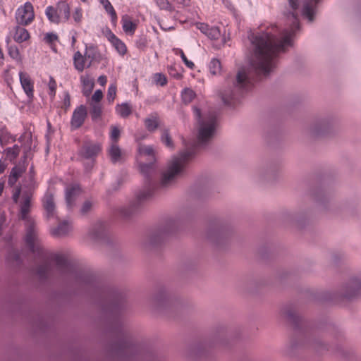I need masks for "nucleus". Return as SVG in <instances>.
<instances>
[{
    "instance_id": "nucleus-5",
    "label": "nucleus",
    "mask_w": 361,
    "mask_h": 361,
    "mask_svg": "<svg viewBox=\"0 0 361 361\" xmlns=\"http://www.w3.org/2000/svg\"><path fill=\"white\" fill-rule=\"evenodd\" d=\"M195 118L198 121L197 147L205 146L214 136L217 120L213 114L202 116L201 111L196 106L193 107Z\"/></svg>"
},
{
    "instance_id": "nucleus-63",
    "label": "nucleus",
    "mask_w": 361,
    "mask_h": 361,
    "mask_svg": "<svg viewBox=\"0 0 361 361\" xmlns=\"http://www.w3.org/2000/svg\"><path fill=\"white\" fill-rule=\"evenodd\" d=\"M190 1V0H180V3L185 6H189Z\"/></svg>"
},
{
    "instance_id": "nucleus-51",
    "label": "nucleus",
    "mask_w": 361,
    "mask_h": 361,
    "mask_svg": "<svg viewBox=\"0 0 361 361\" xmlns=\"http://www.w3.org/2000/svg\"><path fill=\"white\" fill-rule=\"evenodd\" d=\"M103 97V92L100 90H97L93 95L92 96V102H98L100 103Z\"/></svg>"
},
{
    "instance_id": "nucleus-14",
    "label": "nucleus",
    "mask_w": 361,
    "mask_h": 361,
    "mask_svg": "<svg viewBox=\"0 0 361 361\" xmlns=\"http://www.w3.org/2000/svg\"><path fill=\"white\" fill-rule=\"evenodd\" d=\"M101 151L98 143H85L81 149V155L85 159H92L97 156Z\"/></svg>"
},
{
    "instance_id": "nucleus-7",
    "label": "nucleus",
    "mask_w": 361,
    "mask_h": 361,
    "mask_svg": "<svg viewBox=\"0 0 361 361\" xmlns=\"http://www.w3.org/2000/svg\"><path fill=\"white\" fill-rule=\"evenodd\" d=\"M361 294V275L353 276L342 289L343 298L350 300Z\"/></svg>"
},
{
    "instance_id": "nucleus-46",
    "label": "nucleus",
    "mask_w": 361,
    "mask_h": 361,
    "mask_svg": "<svg viewBox=\"0 0 361 361\" xmlns=\"http://www.w3.org/2000/svg\"><path fill=\"white\" fill-rule=\"evenodd\" d=\"M116 86L115 85H110L107 92V100L109 103H112L116 95Z\"/></svg>"
},
{
    "instance_id": "nucleus-2",
    "label": "nucleus",
    "mask_w": 361,
    "mask_h": 361,
    "mask_svg": "<svg viewBox=\"0 0 361 361\" xmlns=\"http://www.w3.org/2000/svg\"><path fill=\"white\" fill-rule=\"evenodd\" d=\"M138 152L142 157H149V163H141L139 165L140 171L144 177V187L137 193L135 200L118 209V214L123 218H129L137 212L142 203L151 198L157 188L154 179L158 169L153 147L150 145H140Z\"/></svg>"
},
{
    "instance_id": "nucleus-6",
    "label": "nucleus",
    "mask_w": 361,
    "mask_h": 361,
    "mask_svg": "<svg viewBox=\"0 0 361 361\" xmlns=\"http://www.w3.org/2000/svg\"><path fill=\"white\" fill-rule=\"evenodd\" d=\"M178 221L176 219H169L164 224L159 227L150 235V243L157 245L164 241L169 235L173 233L177 228Z\"/></svg>"
},
{
    "instance_id": "nucleus-27",
    "label": "nucleus",
    "mask_w": 361,
    "mask_h": 361,
    "mask_svg": "<svg viewBox=\"0 0 361 361\" xmlns=\"http://www.w3.org/2000/svg\"><path fill=\"white\" fill-rule=\"evenodd\" d=\"M20 146L14 145L13 147H7L4 149V152L11 162L14 163L16 158L18 157L20 152Z\"/></svg>"
},
{
    "instance_id": "nucleus-20",
    "label": "nucleus",
    "mask_w": 361,
    "mask_h": 361,
    "mask_svg": "<svg viewBox=\"0 0 361 361\" xmlns=\"http://www.w3.org/2000/svg\"><path fill=\"white\" fill-rule=\"evenodd\" d=\"M80 80L82 85L83 94L86 97L89 96L94 86V79L91 78L89 75H82L80 77Z\"/></svg>"
},
{
    "instance_id": "nucleus-50",
    "label": "nucleus",
    "mask_w": 361,
    "mask_h": 361,
    "mask_svg": "<svg viewBox=\"0 0 361 361\" xmlns=\"http://www.w3.org/2000/svg\"><path fill=\"white\" fill-rule=\"evenodd\" d=\"M73 18L75 23H80L82 18V9L79 7L75 8L73 13Z\"/></svg>"
},
{
    "instance_id": "nucleus-1",
    "label": "nucleus",
    "mask_w": 361,
    "mask_h": 361,
    "mask_svg": "<svg viewBox=\"0 0 361 361\" xmlns=\"http://www.w3.org/2000/svg\"><path fill=\"white\" fill-rule=\"evenodd\" d=\"M288 3L294 11L288 15L289 27L279 32L278 27L274 26L265 31L250 32L248 35L251 44L249 59L251 70L240 69L235 80L220 92L225 105L234 107L240 104L244 93L252 87L256 80L252 74L256 75L257 78L268 75L276 66L277 55L293 45L292 38L300 27L298 13H295L299 4L298 0H288Z\"/></svg>"
},
{
    "instance_id": "nucleus-21",
    "label": "nucleus",
    "mask_w": 361,
    "mask_h": 361,
    "mask_svg": "<svg viewBox=\"0 0 361 361\" xmlns=\"http://www.w3.org/2000/svg\"><path fill=\"white\" fill-rule=\"evenodd\" d=\"M43 205L46 210L48 216H52L55 211V204L54 202V195L49 192H47L43 199Z\"/></svg>"
},
{
    "instance_id": "nucleus-16",
    "label": "nucleus",
    "mask_w": 361,
    "mask_h": 361,
    "mask_svg": "<svg viewBox=\"0 0 361 361\" xmlns=\"http://www.w3.org/2000/svg\"><path fill=\"white\" fill-rule=\"evenodd\" d=\"M72 230V224L68 220L61 222L56 228L51 230V233L54 237H63L66 235Z\"/></svg>"
},
{
    "instance_id": "nucleus-24",
    "label": "nucleus",
    "mask_w": 361,
    "mask_h": 361,
    "mask_svg": "<svg viewBox=\"0 0 361 361\" xmlns=\"http://www.w3.org/2000/svg\"><path fill=\"white\" fill-rule=\"evenodd\" d=\"M56 8L61 21H67L70 18V7L66 1H59L56 5Z\"/></svg>"
},
{
    "instance_id": "nucleus-42",
    "label": "nucleus",
    "mask_w": 361,
    "mask_h": 361,
    "mask_svg": "<svg viewBox=\"0 0 361 361\" xmlns=\"http://www.w3.org/2000/svg\"><path fill=\"white\" fill-rule=\"evenodd\" d=\"M8 53L11 58L13 59L19 61L21 60V56L20 54L19 49L16 46H9L8 49Z\"/></svg>"
},
{
    "instance_id": "nucleus-3",
    "label": "nucleus",
    "mask_w": 361,
    "mask_h": 361,
    "mask_svg": "<svg viewBox=\"0 0 361 361\" xmlns=\"http://www.w3.org/2000/svg\"><path fill=\"white\" fill-rule=\"evenodd\" d=\"M31 197L30 193L23 194L20 204V218L25 221V226L24 240L32 253L45 259L47 256L39 238L36 223L32 218L28 216L31 207Z\"/></svg>"
},
{
    "instance_id": "nucleus-13",
    "label": "nucleus",
    "mask_w": 361,
    "mask_h": 361,
    "mask_svg": "<svg viewBox=\"0 0 361 361\" xmlns=\"http://www.w3.org/2000/svg\"><path fill=\"white\" fill-rule=\"evenodd\" d=\"M318 1L319 0H305L304 1L301 13L302 16L307 18L309 22L314 20Z\"/></svg>"
},
{
    "instance_id": "nucleus-57",
    "label": "nucleus",
    "mask_w": 361,
    "mask_h": 361,
    "mask_svg": "<svg viewBox=\"0 0 361 361\" xmlns=\"http://www.w3.org/2000/svg\"><path fill=\"white\" fill-rule=\"evenodd\" d=\"M97 81L100 85L104 86L107 82V78L105 75H100L98 78Z\"/></svg>"
},
{
    "instance_id": "nucleus-12",
    "label": "nucleus",
    "mask_w": 361,
    "mask_h": 361,
    "mask_svg": "<svg viewBox=\"0 0 361 361\" xmlns=\"http://www.w3.org/2000/svg\"><path fill=\"white\" fill-rule=\"evenodd\" d=\"M19 78L21 87L25 92L29 100H32L34 97V82L30 75L25 72L19 73Z\"/></svg>"
},
{
    "instance_id": "nucleus-10",
    "label": "nucleus",
    "mask_w": 361,
    "mask_h": 361,
    "mask_svg": "<svg viewBox=\"0 0 361 361\" xmlns=\"http://www.w3.org/2000/svg\"><path fill=\"white\" fill-rule=\"evenodd\" d=\"M87 112L85 106L80 105L78 106L73 113L71 125L73 129L79 128L83 123L87 116Z\"/></svg>"
},
{
    "instance_id": "nucleus-8",
    "label": "nucleus",
    "mask_w": 361,
    "mask_h": 361,
    "mask_svg": "<svg viewBox=\"0 0 361 361\" xmlns=\"http://www.w3.org/2000/svg\"><path fill=\"white\" fill-rule=\"evenodd\" d=\"M34 17L33 6L30 2H26L23 6L19 7L16 13V21L21 25L30 24L33 20Z\"/></svg>"
},
{
    "instance_id": "nucleus-58",
    "label": "nucleus",
    "mask_w": 361,
    "mask_h": 361,
    "mask_svg": "<svg viewBox=\"0 0 361 361\" xmlns=\"http://www.w3.org/2000/svg\"><path fill=\"white\" fill-rule=\"evenodd\" d=\"M107 37L111 44L117 39H118L111 30L109 31Z\"/></svg>"
},
{
    "instance_id": "nucleus-26",
    "label": "nucleus",
    "mask_w": 361,
    "mask_h": 361,
    "mask_svg": "<svg viewBox=\"0 0 361 361\" xmlns=\"http://www.w3.org/2000/svg\"><path fill=\"white\" fill-rule=\"evenodd\" d=\"M132 106L128 102L118 104L115 107L116 113L121 118H126L132 114Z\"/></svg>"
},
{
    "instance_id": "nucleus-4",
    "label": "nucleus",
    "mask_w": 361,
    "mask_h": 361,
    "mask_svg": "<svg viewBox=\"0 0 361 361\" xmlns=\"http://www.w3.org/2000/svg\"><path fill=\"white\" fill-rule=\"evenodd\" d=\"M194 154L193 149H187L178 157H174L169 163L166 171L162 174L161 187L166 188L173 183L175 180L183 173L188 161Z\"/></svg>"
},
{
    "instance_id": "nucleus-35",
    "label": "nucleus",
    "mask_w": 361,
    "mask_h": 361,
    "mask_svg": "<svg viewBox=\"0 0 361 361\" xmlns=\"http://www.w3.org/2000/svg\"><path fill=\"white\" fill-rule=\"evenodd\" d=\"M209 68L212 75L220 73L221 69L220 61L216 59H212L209 65Z\"/></svg>"
},
{
    "instance_id": "nucleus-61",
    "label": "nucleus",
    "mask_w": 361,
    "mask_h": 361,
    "mask_svg": "<svg viewBox=\"0 0 361 361\" xmlns=\"http://www.w3.org/2000/svg\"><path fill=\"white\" fill-rule=\"evenodd\" d=\"M6 168V165L0 160V174L3 173Z\"/></svg>"
},
{
    "instance_id": "nucleus-59",
    "label": "nucleus",
    "mask_w": 361,
    "mask_h": 361,
    "mask_svg": "<svg viewBox=\"0 0 361 361\" xmlns=\"http://www.w3.org/2000/svg\"><path fill=\"white\" fill-rule=\"evenodd\" d=\"M94 281V278L89 276H82V281H84L86 283H91Z\"/></svg>"
},
{
    "instance_id": "nucleus-11",
    "label": "nucleus",
    "mask_w": 361,
    "mask_h": 361,
    "mask_svg": "<svg viewBox=\"0 0 361 361\" xmlns=\"http://www.w3.org/2000/svg\"><path fill=\"white\" fill-rule=\"evenodd\" d=\"M49 259L55 262L57 269L62 273H68L73 270L72 264L67 260L65 255L60 253L52 254Z\"/></svg>"
},
{
    "instance_id": "nucleus-18",
    "label": "nucleus",
    "mask_w": 361,
    "mask_h": 361,
    "mask_svg": "<svg viewBox=\"0 0 361 361\" xmlns=\"http://www.w3.org/2000/svg\"><path fill=\"white\" fill-rule=\"evenodd\" d=\"M73 66L75 70L78 72H82L85 68H87V64L88 61L85 57V54L82 55V53L79 51H77L73 57Z\"/></svg>"
},
{
    "instance_id": "nucleus-25",
    "label": "nucleus",
    "mask_w": 361,
    "mask_h": 361,
    "mask_svg": "<svg viewBox=\"0 0 361 361\" xmlns=\"http://www.w3.org/2000/svg\"><path fill=\"white\" fill-rule=\"evenodd\" d=\"M30 38L28 31L22 26H16L13 35L14 40L18 43H22Z\"/></svg>"
},
{
    "instance_id": "nucleus-52",
    "label": "nucleus",
    "mask_w": 361,
    "mask_h": 361,
    "mask_svg": "<svg viewBox=\"0 0 361 361\" xmlns=\"http://www.w3.org/2000/svg\"><path fill=\"white\" fill-rule=\"evenodd\" d=\"M197 27L204 34H205L207 36H210V33H209V27L208 25L205 23H198L197 25Z\"/></svg>"
},
{
    "instance_id": "nucleus-39",
    "label": "nucleus",
    "mask_w": 361,
    "mask_h": 361,
    "mask_svg": "<svg viewBox=\"0 0 361 361\" xmlns=\"http://www.w3.org/2000/svg\"><path fill=\"white\" fill-rule=\"evenodd\" d=\"M174 53L176 55H179L185 63V65L190 69H193L195 64L191 61H189L185 55L183 51L181 49L177 48L174 49Z\"/></svg>"
},
{
    "instance_id": "nucleus-38",
    "label": "nucleus",
    "mask_w": 361,
    "mask_h": 361,
    "mask_svg": "<svg viewBox=\"0 0 361 361\" xmlns=\"http://www.w3.org/2000/svg\"><path fill=\"white\" fill-rule=\"evenodd\" d=\"M113 47L116 49L118 53L123 56L127 52V47L124 42H123L120 39H117L112 43Z\"/></svg>"
},
{
    "instance_id": "nucleus-36",
    "label": "nucleus",
    "mask_w": 361,
    "mask_h": 361,
    "mask_svg": "<svg viewBox=\"0 0 361 361\" xmlns=\"http://www.w3.org/2000/svg\"><path fill=\"white\" fill-rule=\"evenodd\" d=\"M9 139L12 142H15L16 140V135H13L5 130H0V142L2 145H6L9 142Z\"/></svg>"
},
{
    "instance_id": "nucleus-17",
    "label": "nucleus",
    "mask_w": 361,
    "mask_h": 361,
    "mask_svg": "<svg viewBox=\"0 0 361 361\" xmlns=\"http://www.w3.org/2000/svg\"><path fill=\"white\" fill-rule=\"evenodd\" d=\"M26 169L24 166L16 165L13 166L8 177V185L13 187L16 185L20 177L25 173Z\"/></svg>"
},
{
    "instance_id": "nucleus-28",
    "label": "nucleus",
    "mask_w": 361,
    "mask_h": 361,
    "mask_svg": "<svg viewBox=\"0 0 361 361\" xmlns=\"http://www.w3.org/2000/svg\"><path fill=\"white\" fill-rule=\"evenodd\" d=\"M144 123L147 130L154 132L159 126V117L157 114H152L145 119Z\"/></svg>"
},
{
    "instance_id": "nucleus-15",
    "label": "nucleus",
    "mask_w": 361,
    "mask_h": 361,
    "mask_svg": "<svg viewBox=\"0 0 361 361\" xmlns=\"http://www.w3.org/2000/svg\"><path fill=\"white\" fill-rule=\"evenodd\" d=\"M106 227L102 223H97L93 225L89 231V237L95 241L100 240L106 236Z\"/></svg>"
},
{
    "instance_id": "nucleus-23",
    "label": "nucleus",
    "mask_w": 361,
    "mask_h": 361,
    "mask_svg": "<svg viewBox=\"0 0 361 361\" xmlns=\"http://www.w3.org/2000/svg\"><path fill=\"white\" fill-rule=\"evenodd\" d=\"M330 126V122L327 119H320L312 128V133L314 135H321L326 132Z\"/></svg>"
},
{
    "instance_id": "nucleus-44",
    "label": "nucleus",
    "mask_w": 361,
    "mask_h": 361,
    "mask_svg": "<svg viewBox=\"0 0 361 361\" xmlns=\"http://www.w3.org/2000/svg\"><path fill=\"white\" fill-rule=\"evenodd\" d=\"M157 6L161 10L171 11L173 7L168 0H154Z\"/></svg>"
},
{
    "instance_id": "nucleus-64",
    "label": "nucleus",
    "mask_w": 361,
    "mask_h": 361,
    "mask_svg": "<svg viewBox=\"0 0 361 361\" xmlns=\"http://www.w3.org/2000/svg\"><path fill=\"white\" fill-rule=\"evenodd\" d=\"M4 189V181L2 180L0 182V196L2 195Z\"/></svg>"
},
{
    "instance_id": "nucleus-29",
    "label": "nucleus",
    "mask_w": 361,
    "mask_h": 361,
    "mask_svg": "<svg viewBox=\"0 0 361 361\" xmlns=\"http://www.w3.org/2000/svg\"><path fill=\"white\" fill-rule=\"evenodd\" d=\"M45 14L49 20L53 23L59 24L61 22L60 15H59L58 9L54 6H49L47 7Z\"/></svg>"
},
{
    "instance_id": "nucleus-53",
    "label": "nucleus",
    "mask_w": 361,
    "mask_h": 361,
    "mask_svg": "<svg viewBox=\"0 0 361 361\" xmlns=\"http://www.w3.org/2000/svg\"><path fill=\"white\" fill-rule=\"evenodd\" d=\"M63 104L65 110L66 111L71 106V98L68 92H65Z\"/></svg>"
},
{
    "instance_id": "nucleus-32",
    "label": "nucleus",
    "mask_w": 361,
    "mask_h": 361,
    "mask_svg": "<svg viewBox=\"0 0 361 361\" xmlns=\"http://www.w3.org/2000/svg\"><path fill=\"white\" fill-rule=\"evenodd\" d=\"M182 102L185 104H190L195 97V92L190 88H184L180 94Z\"/></svg>"
},
{
    "instance_id": "nucleus-37",
    "label": "nucleus",
    "mask_w": 361,
    "mask_h": 361,
    "mask_svg": "<svg viewBox=\"0 0 361 361\" xmlns=\"http://www.w3.org/2000/svg\"><path fill=\"white\" fill-rule=\"evenodd\" d=\"M103 6L105 11L110 15L112 23L116 25L117 21V15L110 1H109L107 4H104Z\"/></svg>"
},
{
    "instance_id": "nucleus-55",
    "label": "nucleus",
    "mask_w": 361,
    "mask_h": 361,
    "mask_svg": "<svg viewBox=\"0 0 361 361\" xmlns=\"http://www.w3.org/2000/svg\"><path fill=\"white\" fill-rule=\"evenodd\" d=\"M21 188L20 186L17 187L16 188L15 192L12 195V199L14 202H18L20 195Z\"/></svg>"
},
{
    "instance_id": "nucleus-19",
    "label": "nucleus",
    "mask_w": 361,
    "mask_h": 361,
    "mask_svg": "<svg viewBox=\"0 0 361 361\" xmlns=\"http://www.w3.org/2000/svg\"><path fill=\"white\" fill-rule=\"evenodd\" d=\"M84 54L88 61L87 68H90L92 66V63L97 61L100 57V54L97 49L92 45H85V51Z\"/></svg>"
},
{
    "instance_id": "nucleus-33",
    "label": "nucleus",
    "mask_w": 361,
    "mask_h": 361,
    "mask_svg": "<svg viewBox=\"0 0 361 361\" xmlns=\"http://www.w3.org/2000/svg\"><path fill=\"white\" fill-rule=\"evenodd\" d=\"M51 272V265L49 262H44L38 267L37 269V274L40 279H45L47 278Z\"/></svg>"
},
{
    "instance_id": "nucleus-34",
    "label": "nucleus",
    "mask_w": 361,
    "mask_h": 361,
    "mask_svg": "<svg viewBox=\"0 0 361 361\" xmlns=\"http://www.w3.org/2000/svg\"><path fill=\"white\" fill-rule=\"evenodd\" d=\"M109 155L111 161L114 163L118 161L121 159V149L116 144L113 143L109 149Z\"/></svg>"
},
{
    "instance_id": "nucleus-9",
    "label": "nucleus",
    "mask_w": 361,
    "mask_h": 361,
    "mask_svg": "<svg viewBox=\"0 0 361 361\" xmlns=\"http://www.w3.org/2000/svg\"><path fill=\"white\" fill-rule=\"evenodd\" d=\"M80 193L81 188L78 184H71L66 187L65 199L68 209H71L75 206V201Z\"/></svg>"
},
{
    "instance_id": "nucleus-48",
    "label": "nucleus",
    "mask_w": 361,
    "mask_h": 361,
    "mask_svg": "<svg viewBox=\"0 0 361 361\" xmlns=\"http://www.w3.org/2000/svg\"><path fill=\"white\" fill-rule=\"evenodd\" d=\"M120 133L121 131L117 126L111 127L110 137L114 143H116L118 141L120 136Z\"/></svg>"
},
{
    "instance_id": "nucleus-30",
    "label": "nucleus",
    "mask_w": 361,
    "mask_h": 361,
    "mask_svg": "<svg viewBox=\"0 0 361 361\" xmlns=\"http://www.w3.org/2000/svg\"><path fill=\"white\" fill-rule=\"evenodd\" d=\"M226 235V232L222 228H213L209 231L208 238L216 243H219L221 240Z\"/></svg>"
},
{
    "instance_id": "nucleus-40",
    "label": "nucleus",
    "mask_w": 361,
    "mask_h": 361,
    "mask_svg": "<svg viewBox=\"0 0 361 361\" xmlns=\"http://www.w3.org/2000/svg\"><path fill=\"white\" fill-rule=\"evenodd\" d=\"M49 92L48 94L51 99L55 97L56 92V82L52 76H49V80L48 82Z\"/></svg>"
},
{
    "instance_id": "nucleus-60",
    "label": "nucleus",
    "mask_w": 361,
    "mask_h": 361,
    "mask_svg": "<svg viewBox=\"0 0 361 361\" xmlns=\"http://www.w3.org/2000/svg\"><path fill=\"white\" fill-rule=\"evenodd\" d=\"M173 71V68H170L169 69V74L171 75H172L173 77L177 78V79H179L181 78V74L178 73H173L172 71Z\"/></svg>"
},
{
    "instance_id": "nucleus-41",
    "label": "nucleus",
    "mask_w": 361,
    "mask_h": 361,
    "mask_svg": "<svg viewBox=\"0 0 361 361\" xmlns=\"http://www.w3.org/2000/svg\"><path fill=\"white\" fill-rule=\"evenodd\" d=\"M286 317L288 320L295 326V327H298L299 324L302 322L301 318L293 311H288L286 312Z\"/></svg>"
},
{
    "instance_id": "nucleus-22",
    "label": "nucleus",
    "mask_w": 361,
    "mask_h": 361,
    "mask_svg": "<svg viewBox=\"0 0 361 361\" xmlns=\"http://www.w3.org/2000/svg\"><path fill=\"white\" fill-rule=\"evenodd\" d=\"M121 24L123 31L130 35H134L136 29L137 24L131 20L130 18L126 15L121 18Z\"/></svg>"
},
{
    "instance_id": "nucleus-45",
    "label": "nucleus",
    "mask_w": 361,
    "mask_h": 361,
    "mask_svg": "<svg viewBox=\"0 0 361 361\" xmlns=\"http://www.w3.org/2000/svg\"><path fill=\"white\" fill-rule=\"evenodd\" d=\"M59 40V37L54 32H47L45 34L44 37V41L50 45L54 44L56 42Z\"/></svg>"
},
{
    "instance_id": "nucleus-47",
    "label": "nucleus",
    "mask_w": 361,
    "mask_h": 361,
    "mask_svg": "<svg viewBox=\"0 0 361 361\" xmlns=\"http://www.w3.org/2000/svg\"><path fill=\"white\" fill-rule=\"evenodd\" d=\"M154 82L161 86H164L167 83V79L164 74L161 73H155L154 75Z\"/></svg>"
},
{
    "instance_id": "nucleus-31",
    "label": "nucleus",
    "mask_w": 361,
    "mask_h": 361,
    "mask_svg": "<svg viewBox=\"0 0 361 361\" xmlns=\"http://www.w3.org/2000/svg\"><path fill=\"white\" fill-rule=\"evenodd\" d=\"M90 115L92 121H96L101 118L102 113V107L100 103L91 102Z\"/></svg>"
},
{
    "instance_id": "nucleus-54",
    "label": "nucleus",
    "mask_w": 361,
    "mask_h": 361,
    "mask_svg": "<svg viewBox=\"0 0 361 361\" xmlns=\"http://www.w3.org/2000/svg\"><path fill=\"white\" fill-rule=\"evenodd\" d=\"M135 346L129 343H126L123 347L122 350L125 353H131L133 351Z\"/></svg>"
},
{
    "instance_id": "nucleus-49",
    "label": "nucleus",
    "mask_w": 361,
    "mask_h": 361,
    "mask_svg": "<svg viewBox=\"0 0 361 361\" xmlns=\"http://www.w3.org/2000/svg\"><path fill=\"white\" fill-rule=\"evenodd\" d=\"M92 207V203L90 200L85 201L80 208V213L82 215H86Z\"/></svg>"
},
{
    "instance_id": "nucleus-62",
    "label": "nucleus",
    "mask_w": 361,
    "mask_h": 361,
    "mask_svg": "<svg viewBox=\"0 0 361 361\" xmlns=\"http://www.w3.org/2000/svg\"><path fill=\"white\" fill-rule=\"evenodd\" d=\"M4 56L1 49L0 48V66L4 65Z\"/></svg>"
},
{
    "instance_id": "nucleus-56",
    "label": "nucleus",
    "mask_w": 361,
    "mask_h": 361,
    "mask_svg": "<svg viewBox=\"0 0 361 361\" xmlns=\"http://www.w3.org/2000/svg\"><path fill=\"white\" fill-rule=\"evenodd\" d=\"M209 33H210V36H208L209 37L212 39H216L219 35V31L216 27L209 28Z\"/></svg>"
},
{
    "instance_id": "nucleus-43",
    "label": "nucleus",
    "mask_w": 361,
    "mask_h": 361,
    "mask_svg": "<svg viewBox=\"0 0 361 361\" xmlns=\"http://www.w3.org/2000/svg\"><path fill=\"white\" fill-rule=\"evenodd\" d=\"M161 140L162 142L164 143V145L169 148L173 147V144L168 130H164L161 136Z\"/></svg>"
}]
</instances>
